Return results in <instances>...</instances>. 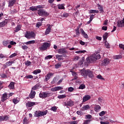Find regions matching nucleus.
<instances>
[{
    "label": "nucleus",
    "instance_id": "7",
    "mask_svg": "<svg viewBox=\"0 0 124 124\" xmlns=\"http://www.w3.org/2000/svg\"><path fill=\"white\" fill-rule=\"evenodd\" d=\"M58 54H62L63 57H65L66 54H68V52L67 51V50L66 49H65V48H61V49H59L58 50Z\"/></svg>",
    "mask_w": 124,
    "mask_h": 124
},
{
    "label": "nucleus",
    "instance_id": "16",
    "mask_svg": "<svg viewBox=\"0 0 124 124\" xmlns=\"http://www.w3.org/2000/svg\"><path fill=\"white\" fill-rule=\"evenodd\" d=\"M7 99V93H4L1 99L2 102H4Z\"/></svg>",
    "mask_w": 124,
    "mask_h": 124
},
{
    "label": "nucleus",
    "instance_id": "43",
    "mask_svg": "<svg viewBox=\"0 0 124 124\" xmlns=\"http://www.w3.org/2000/svg\"><path fill=\"white\" fill-rule=\"evenodd\" d=\"M68 16H69V14H68L66 12L63 13V17H64V18H67V17H68Z\"/></svg>",
    "mask_w": 124,
    "mask_h": 124
},
{
    "label": "nucleus",
    "instance_id": "29",
    "mask_svg": "<svg viewBox=\"0 0 124 124\" xmlns=\"http://www.w3.org/2000/svg\"><path fill=\"white\" fill-rule=\"evenodd\" d=\"M108 38V33L105 32L104 34L103 35V38L104 39V41H106V40H107Z\"/></svg>",
    "mask_w": 124,
    "mask_h": 124
},
{
    "label": "nucleus",
    "instance_id": "59",
    "mask_svg": "<svg viewBox=\"0 0 124 124\" xmlns=\"http://www.w3.org/2000/svg\"><path fill=\"white\" fill-rule=\"evenodd\" d=\"M37 9H43L44 8V5H38L36 6Z\"/></svg>",
    "mask_w": 124,
    "mask_h": 124
},
{
    "label": "nucleus",
    "instance_id": "63",
    "mask_svg": "<svg viewBox=\"0 0 124 124\" xmlns=\"http://www.w3.org/2000/svg\"><path fill=\"white\" fill-rule=\"evenodd\" d=\"M90 122H91V120H85L83 124H88Z\"/></svg>",
    "mask_w": 124,
    "mask_h": 124
},
{
    "label": "nucleus",
    "instance_id": "37",
    "mask_svg": "<svg viewBox=\"0 0 124 124\" xmlns=\"http://www.w3.org/2000/svg\"><path fill=\"white\" fill-rule=\"evenodd\" d=\"M98 12H99V11L98 10H90V13H91V14H93V13H98Z\"/></svg>",
    "mask_w": 124,
    "mask_h": 124
},
{
    "label": "nucleus",
    "instance_id": "40",
    "mask_svg": "<svg viewBox=\"0 0 124 124\" xmlns=\"http://www.w3.org/2000/svg\"><path fill=\"white\" fill-rule=\"evenodd\" d=\"M66 97V95L64 94L60 95L58 96V98L59 99H62V98H65Z\"/></svg>",
    "mask_w": 124,
    "mask_h": 124
},
{
    "label": "nucleus",
    "instance_id": "9",
    "mask_svg": "<svg viewBox=\"0 0 124 124\" xmlns=\"http://www.w3.org/2000/svg\"><path fill=\"white\" fill-rule=\"evenodd\" d=\"M54 76V73H49L45 76V82H47L52 76Z\"/></svg>",
    "mask_w": 124,
    "mask_h": 124
},
{
    "label": "nucleus",
    "instance_id": "13",
    "mask_svg": "<svg viewBox=\"0 0 124 124\" xmlns=\"http://www.w3.org/2000/svg\"><path fill=\"white\" fill-rule=\"evenodd\" d=\"M101 58V56L100 54L94 55L93 56L92 60L93 61H96L97 60H99Z\"/></svg>",
    "mask_w": 124,
    "mask_h": 124
},
{
    "label": "nucleus",
    "instance_id": "20",
    "mask_svg": "<svg viewBox=\"0 0 124 124\" xmlns=\"http://www.w3.org/2000/svg\"><path fill=\"white\" fill-rule=\"evenodd\" d=\"M14 84H15V83L13 82H11L10 83L9 85L8 86V88L10 89V90H13V89L15 88V87L14 86Z\"/></svg>",
    "mask_w": 124,
    "mask_h": 124
},
{
    "label": "nucleus",
    "instance_id": "22",
    "mask_svg": "<svg viewBox=\"0 0 124 124\" xmlns=\"http://www.w3.org/2000/svg\"><path fill=\"white\" fill-rule=\"evenodd\" d=\"M22 28V26H21V25H17L16 28L15 30H14V31H15V32H18V31H21V29Z\"/></svg>",
    "mask_w": 124,
    "mask_h": 124
},
{
    "label": "nucleus",
    "instance_id": "19",
    "mask_svg": "<svg viewBox=\"0 0 124 124\" xmlns=\"http://www.w3.org/2000/svg\"><path fill=\"white\" fill-rule=\"evenodd\" d=\"M71 72H72V74L74 76V79L77 80L78 79V75H77L76 72L73 71H71Z\"/></svg>",
    "mask_w": 124,
    "mask_h": 124
},
{
    "label": "nucleus",
    "instance_id": "38",
    "mask_svg": "<svg viewBox=\"0 0 124 124\" xmlns=\"http://www.w3.org/2000/svg\"><path fill=\"white\" fill-rule=\"evenodd\" d=\"M61 66H62V63H58L57 64L55 65V68H56V69H58V68H60Z\"/></svg>",
    "mask_w": 124,
    "mask_h": 124
},
{
    "label": "nucleus",
    "instance_id": "25",
    "mask_svg": "<svg viewBox=\"0 0 124 124\" xmlns=\"http://www.w3.org/2000/svg\"><path fill=\"white\" fill-rule=\"evenodd\" d=\"M34 116L35 117H41V114L40 113V110L39 111H36L34 112Z\"/></svg>",
    "mask_w": 124,
    "mask_h": 124
},
{
    "label": "nucleus",
    "instance_id": "54",
    "mask_svg": "<svg viewBox=\"0 0 124 124\" xmlns=\"http://www.w3.org/2000/svg\"><path fill=\"white\" fill-rule=\"evenodd\" d=\"M98 9L101 12H104V11H103V7H102L101 6L99 5Z\"/></svg>",
    "mask_w": 124,
    "mask_h": 124
},
{
    "label": "nucleus",
    "instance_id": "10",
    "mask_svg": "<svg viewBox=\"0 0 124 124\" xmlns=\"http://www.w3.org/2000/svg\"><path fill=\"white\" fill-rule=\"evenodd\" d=\"M35 94H36V93L35 91H33V90H31V93L29 94V97L30 98H31V99H33V98H34L35 97Z\"/></svg>",
    "mask_w": 124,
    "mask_h": 124
},
{
    "label": "nucleus",
    "instance_id": "49",
    "mask_svg": "<svg viewBox=\"0 0 124 124\" xmlns=\"http://www.w3.org/2000/svg\"><path fill=\"white\" fill-rule=\"evenodd\" d=\"M25 78H26V79H32V78H33V76L29 75L26 76L25 77Z\"/></svg>",
    "mask_w": 124,
    "mask_h": 124
},
{
    "label": "nucleus",
    "instance_id": "55",
    "mask_svg": "<svg viewBox=\"0 0 124 124\" xmlns=\"http://www.w3.org/2000/svg\"><path fill=\"white\" fill-rule=\"evenodd\" d=\"M53 58V56L52 55H48L47 56L45 57V60H49L50 59H52Z\"/></svg>",
    "mask_w": 124,
    "mask_h": 124
},
{
    "label": "nucleus",
    "instance_id": "4",
    "mask_svg": "<svg viewBox=\"0 0 124 124\" xmlns=\"http://www.w3.org/2000/svg\"><path fill=\"white\" fill-rule=\"evenodd\" d=\"M51 45L49 43L45 42L39 47L40 51H46L47 48H49Z\"/></svg>",
    "mask_w": 124,
    "mask_h": 124
},
{
    "label": "nucleus",
    "instance_id": "31",
    "mask_svg": "<svg viewBox=\"0 0 124 124\" xmlns=\"http://www.w3.org/2000/svg\"><path fill=\"white\" fill-rule=\"evenodd\" d=\"M3 122L8 121L9 120V115H5L2 116Z\"/></svg>",
    "mask_w": 124,
    "mask_h": 124
},
{
    "label": "nucleus",
    "instance_id": "34",
    "mask_svg": "<svg viewBox=\"0 0 124 124\" xmlns=\"http://www.w3.org/2000/svg\"><path fill=\"white\" fill-rule=\"evenodd\" d=\"M24 43L25 44H26V45H29L30 44H34V43H35V41L34 40L29 41Z\"/></svg>",
    "mask_w": 124,
    "mask_h": 124
},
{
    "label": "nucleus",
    "instance_id": "5",
    "mask_svg": "<svg viewBox=\"0 0 124 124\" xmlns=\"http://www.w3.org/2000/svg\"><path fill=\"white\" fill-rule=\"evenodd\" d=\"M25 36L28 39L33 38L35 37V33L33 31H27L26 33L25 34Z\"/></svg>",
    "mask_w": 124,
    "mask_h": 124
},
{
    "label": "nucleus",
    "instance_id": "8",
    "mask_svg": "<svg viewBox=\"0 0 124 124\" xmlns=\"http://www.w3.org/2000/svg\"><path fill=\"white\" fill-rule=\"evenodd\" d=\"M110 60H109L108 58H105L104 60L102 61L101 65L104 66H106V65H108L110 63Z\"/></svg>",
    "mask_w": 124,
    "mask_h": 124
},
{
    "label": "nucleus",
    "instance_id": "64",
    "mask_svg": "<svg viewBox=\"0 0 124 124\" xmlns=\"http://www.w3.org/2000/svg\"><path fill=\"white\" fill-rule=\"evenodd\" d=\"M119 47L121 49H123V50H124V45H123V44L119 45Z\"/></svg>",
    "mask_w": 124,
    "mask_h": 124
},
{
    "label": "nucleus",
    "instance_id": "17",
    "mask_svg": "<svg viewBox=\"0 0 124 124\" xmlns=\"http://www.w3.org/2000/svg\"><path fill=\"white\" fill-rule=\"evenodd\" d=\"M51 32V25L49 24L45 31V34H49Z\"/></svg>",
    "mask_w": 124,
    "mask_h": 124
},
{
    "label": "nucleus",
    "instance_id": "33",
    "mask_svg": "<svg viewBox=\"0 0 124 124\" xmlns=\"http://www.w3.org/2000/svg\"><path fill=\"white\" fill-rule=\"evenodd\" d=\"M39 88V84H37L32 88L31 90L32 91H36V90H37Z\"/></svg>",
    "mask_w": 124,
    "mask_h": 124
},
{
    "label": "nucleus",
    "instance_id": "2",
    "mask_svg": "<svg viewBox=\"0 0 124 124\" xmlns=\"http://www.w3.org/2000/svg\"><path fill=\"white\" fill-rule=\"evenodd\" d=\"M37 14L39 16H41L42 17L49 16V13L43 9L38 10Z\"/></svg>",
    "mask_w": 124,
    "mask_h": 124
},
{
    "label": "nucleus",
    "instance_id": "44",
    "mask_svg": "<svg viewBox=\"0 0 124 124\" xmlns=\"http://www.w3.org/2000/svg\"><path fill=\"white\" fill-rule=\"evenodd\" d=\"M6 63L7 64L8 66H10V65H12V63H14V62L9 61Z\"/></svg>",
    "mask_w": 124,
    "mask_h": 124
},
{
    "label": "nucleus",
    "instance_id": "35",
    "mask_svg": "<svg viewBox=\"0 0 124 124\" xmlns=\"http://www.w3.org/2000/svg\"><path fill=\"white\" fill-rule=\"evenodd\" d=\"M2 43L3 46H6L8 44H9V40L3 41Z\"/></svg>",
    "mask_w": 124,
    "mask_h": 124
},
{
    "label": "nucleus",
    "instance_id": "58",
    "mask_svg": "<svg viewBox=\"0 0 124 124\" xmlns=\"http://www.w3.org/2000/svg\"><path fill=\"white\" fill-rule=\"evenodd\" d=\"M17 56V54L16 53H13L10 56L9 58L10 59H12V58H14V57H16Z\"/></svg>",
    "mask_w": 124,
    "mask_h": 124
},
{
    "label": "nucleus",
    "instance_id": "11",
    "mask_svg": "<svg viewBox=\"0 0 124 124\" xmlns=\"http://www.w3.org/2000/svg\"><path fill=\"white\" fill-rule=\"evenodd\" d=\"M17 0H9L8 1V7H12L14 6V4L16 3Z\"/></svg>",
    "mask_w": 124,
    "mask_h": 124
},
{
    "label": "nucleus",
    "instance_id": "1",
    "mask_svg": "<svg viewBox=\"0 0 124 124\" xmlns=\"http://www.w3.org/2000/svg\"><path fill=\"white\" fill-rule=\"evenodd\" d=\"M81 75L87 79L88 76L89 78H93L94 76H93V71H91L90 69H83L80 71Z\"/></svg>",
    "mask_w": 124,
    "mask_h": 124
},
{
    "label": "nucleus",
    "instance_id": "27",
    "mask_svg": "<svg viewBox=\"0 0 124 124\" xmlns=\"http://www.w3.org/2000/svg\"><path fill=\"white\" fill-rule=\"evenodd\" d=\"M124 26V23H123V20L122 21H117V27H120L123 28Z\"/></svg>",
    "mask_w": 124,
    "mask_h": 124
},
{
    "label": "nucleus",
    "instance_id": "57",
    "mask_svg": "<svg viewBox=\"0 0 124 124\" xmlns=\"http://www.w3.org/2000/svg\"><path fill=\"white\" fill-rule=\"evenodd\" d=\"M78 121H71V122H70V124H78Z\"/></svg>",
    "mask_w": 124,
    "mask_h": 124
},
{
    "label": "nucleus",
    "instance_id": "46",
    "mask_svg": "<svg viewBox=\"0 0 124 124\" xmlns=\"http://www.w3.org/2000/svg\"><path fill=\"white\" fill-rule=\"evenodd\" d=\"M57 107L54 106V107H52L50 110H51L52 111H53V112H57Z\"/></svg>",
    "mask_w": 124,
    "mask_h": 124
},
{
    "label": "nucleus",
    "instance_id": "39",
    "mask_svg": "<svg viewBox=\"0 0 124 124\" xmlns=\"http://www.w3.org/2000/svg\"><path fill=\"white\" fill-rule=\"evenodd\" d=\"M1 78H8V76L6 75L5 73L0 74Z\"/></svg>",
    "mask_w": 124,
    "mask_h": 124
},
{
    "label": "nucleus",
    "instance_id": "56",
    "mask_svg": "<svg viewBox=\"0 0 124 124\" xmlns=\"http://www.w3.org/2000/svg\"><path fill=\"white\" fill-rule=\"evenodd\" d=\"M105 45L106 48H110V45H109V43H108V42H106L105 43Z\"/></svg>",
    "mask_w": 124,
    "mask_h": 124
},
{
    "label": "nucleus",
    "instance_id": "45",
    "mask_svg": "<svg viewBox=\"0 0 124 124\" xmlns=\"http://www.w3.org/2000/svg\"><path fill=\"white\" fill-rule=\"evenodd\" d=\"M96 78L97 79H99L100 80H104V78L102 77V76L101 75H98V76H96Z\"/></svg>",
    "mask_w": 124,
    "mask_h": 124
},
{
    "label": "nucleus",
    "instance_id": "24",
    "mask_svg": "<svg viewBox=\"0 0 124 124\" xmlns=\"http://www.w3.org/2000/svg\"><path fill=\"white\" fill-rule=\"evenodd\" d=\"M34 116L35 117H41V114L40 113V110L39 111H36L34 112Z\"/></svg>",
    "mask_w": 124,
    "mask_h": 124
},
{
    "label": "nucleus",
    "instance_id": "26",
    "mask_svg": "<svg viewBox=\"0 0 124 124\" xmlns=\"http://www.w3.org/2000/svg\"><path fill=\"white\" fill-rule=\"evenodd\" d=\"M57 6L58 7V9H65V8L64 7V4H59L57 5Z\"/></svg>",
    "mask_w": 124,
    "mask_h": 124
},
{
    "label": "nucleus",
    "instance_id": "30",
    "mask_svg": "<svg viewBox=\"0 0 124 124\" xmlns=\"http://www.w3.org/2000/svg\"><path fill=\"white\" fill-rule=\"evenodd\" d=\"M80 29V28L77 27V29L75 30L76 31V34L77 35V36H80V31L79 30Z\"/></svg>",
    "mask_w": 124,
    "mask_h": 124
},
{
    "label": "nucleus",
    "instance_id": "52",
    "mask_svg": "<svg viewBox=\"0 0 124 124\" xmlns=\"http://www.w3.org/2000/svg\"><path fill=\"white\" fill-rule=\"evenodd\" d=\"M122 55H117L115 56V60H120V59H122Z\"/></svg>",
    "mask_w": 124,
    "mask_h": 124
},
{
    "label": "nucleus",
    "instance_id": "14",
    "mask_svg": "<svg viewBox=\"0 0 124 124\" xmlns=\"http://www.w3.org/2000/svg\"><path fill=\"white\" fill-rule=\"evenodd\" d=\"M90 99H91V96L86 95L83 97V102H86V101H88V100H90Z\"/></svg>",
    "mask_w": 124,
    "mask_h": 124
},
{
    "label": "nucleus",
    "instance_id": "18",
    "mask_svg": "<svg viewBox=\"0 0 124 124\" xmlns=\"http://www.w3.org/2000/svg\"><path fill=\"white\" fill-rule=\"evenodd\" d=\"M88 109H91V107L89 105H86L83 106L81 110L82 111H86Z\"/></svg>",
    "mask_w": 124,
    "mask_h": 124
},
{
    "label": "nucleus",
    "instance_id": "47",
    "mask_svg": "<svg viewBox=\"0 0 124 124\" xmlns=\"http://www.w3.org/2000/svg\"><path fill=\"white\" fill-rule=\"evenodd\" d=\"M106 114V112L105 111H102L99 113V116H100V117H103V115H105Z\"/></svg>",
    "mask_w": 124,
    "mask_h": 124
},
{
    "label": "nucleus",
    "instance_id": "23",
    "mask_svg": "<svg viewBox=\"0 0 124 124\" xmlns=\"http://www.w3.org/2000/svg\"><path fill=\"white\" fill-rule=\"evenodd\" d=\"M40 112L41 113V117H42L43 116H46V115H47V113H48V110H46L43 111L41 110H40Z\"/></svg>",
    "mask_w": 124,
    "mask_h": 124
},
{
    "label": "nucleus",
    "instance_id": "21",
    "mask_svg": "<svg viewBox=\"0 0 124 124\" xmlns=\"http://www.w3.org/2000/svg\"><path fill=\"white\" fill-rule=\"evenodd\" d=\"M20 101V99L18 97L15 98L13 99V102L14 103V104H17V103H18Z\"/></svg>",
    "mask_w": 124,
    "mask_h": 124
},
{
    "label": "nucleus",
    "instance_id": "36",
    "mask_svg": "<svg viewBox=\"0 0 124 124\" xmlns=\"http://www.w3.org/2000/svg\"><path fill=\"white\" fill-rule=\"evenodd\" d=\"M41 72V70L40 69H37L33 72V74H35V75H36V74H38V73H40Z\"/></svg>",
    "mask_w": 124,
    "mask_h": 124
},
{
    "label": "nucleus",
    "instance_id": "3",
    "mask_svg": "<svg viewBox=\"0 0 124 124\" xmlns=\"http://www.w3.org/2000/svg\"><path fill=\"white\" fill-rule=\"evenodd\" d=\"M52 93H49V92H42L39 94V97L40 98H46V97H49V96H51Z\"/></svg>",
    "mask_w": 124,
    "mask_h": 124
},
{
    "label": "nucleus",
    "instance_id": "12",
    "mask_svg": "<svg viewBox=\"0 0 124 124\" xmlns=\"http://www.w3.org/2000/svg\"><path fill=\"white\" fill-rule=\"evenodd\" d=\"M36 104V103L34 102H31L29 101L26 104V107H32V106H34Z\"/></svg>",
    "mask_w": 124,
    "mask_h": 124
},
{
    "label": "nucleus",
    "instance_id": "61",
    "mask_svg": "<svg viewBox=\"0 0 124 124\" xmlns=\"http://www.w3.org/2000/svg\"><path fill=\"white\" fill-rule=\"evenodd\" d=\"M51 92H57V87L52 88L51 89Z\"/></svg>",
    "mask_w": 124,
    "mask_h": 124
},
{
    "label": "nucleus",
    "instance_id": "6",
    "mask_svg": "<svg viewBox=\"0 0 124 124\" xmlns=\"http://www.w3.org/2000/svg\"><path fill=\"white\" fill-rule=\"evenodd\" d=\"M64 106H69V107H72L74 105V101H72V100L70 99L66 102L64 103Z\"/></svg>",
    "mask_w": 124,
    "mask_h": 124
},
{
    "label": "nucleus",
    "instance_id": "50",
    "mask_svg": "<svg viewBox=\"0 0 124 124\" xmlns=\"http://www.w3.org/2000/svg\"><path fill=\"white\" fill-rule=\"evenodd\" d=\"M31 64V61H27L25 62V65H26L27 66H29Z\"/></svg>",
    "mask_w": 124,
    "mask_h": 124
},
{
    "label": "nucleus",
    "instance_id": "51",
    "mask_svg": "<svg viewBox=\"0 0 124 124\" xmlns=\"http://www.w3.org/2000/svg\"><path fill=\"white\" fill-rule=\"evenodd\" d=\"M21 48L23 50H28V48H29V47L26 45H24L21 46Z\"/></svg>",
    "mask_w": 124,
    "mask_h": 124
},
{
    "label": "nucleus",
    "instance_id": "42",
    "mask_svg": "<svg viewBox=\"0 0 124 124\" xmlns=\"http://www.w3.org/2000/svg\"><path fill=\"white\" fill-rule=\"evenodd\" d=\"M30 9V10H31V11H36V10H37V7H33V6L31 7Z\"/></svg>",
    "mask_w": 124,
    "mask_h": 124
},
{
    "label": "nucleus",
    "instance_id": "41",
    "mask_svg": "<svg viewBox=\"0 0 124 124\" xmlns=\"http://www.w3.org/2000/svg\"><path fill=\"white\" fill-rule=\"evenodd\" d=\"M78 89L80 90H84V89H86V86L84 84H81L79 86Z\"/></svg>",
    "mask_w": 124,
    "mask_h": 124
},
{
    "label": "nucleus",
    "instance_id": "15",
    "mask_svg": "<svg viewBox=\"0 0 124 124\" xmlns=\"http://www.w3.org/2000/svg\"><path fill=\"white\" fill-rule=\"evenodd\" d=\"M8 22V20L7 19H5L2 22H0V27L2 28L4 26H5V25H6Z\"/></svg>",
    "mask_w": 124,
    "mask_h": 124
},
{
    "label": "nucleus",
    "instance_id": "62",
    "mask_svg": "<svg viewBox=\"0 0 124 124\" xmlns=\"http://www.w3.org/2000/svg\"><path fill=\"white\" fill-rule=\"evenodd\" d=\"M100 124H110V123L108 121H107L106 122L101 121Z\"/></svg>",
    "mask_w": 124,
    "mask_h": 124
},
{
    "label": "nucleus",
    "instance_id": "48",
    "mask_svg": "<svg viewBox=\"0 0 124 124\" xmlns=\"http://www.w3.org/2000/svg\"><path fill=\"white\" fill-rule=\"evenodd\" d=\"M85 119H87L88 120H91L92 119V116L90 114L85 115Z\"/></svg>",
    "mask_w": 124,
    "mask_h": 124
},
{
    "label": "nucleus",
    "instance_id": "32",
    "mask_svg": "<svg viewBox=\"0 0 124 124\" xmlns=\"http://www.w3.org/2000/svg\"><path fill=\"white\" fill-rule=\"evenodd\" d=\"M100 109H101V107L98 105H97L94 107V110L95 112H97L99 110H100Z\"/></svg>",
    "mask_w": 124,
    "mask_h": 124
},
{
    "label": "nucleus",
    "instance_id": "28",
    "mask_svg": "<svg viewBox=\"0 0 124 124\" xmlns=\"http://www.w3.org/2000/svg\"><path fill=\"white\" fill-rule=\"evenodd\" d=\"M22 122L23 124H28L29 123H30L29 119H28L27 117H25Z\"/></svg>",
    "mask_w": 124,
    "mask_h": 124
},
{
    "label": "nucleus",
    "instance_id": "60",
    "mask_svg": "<svg viewBox=\"0 0 124 124\" xmlns=\"http://www.w3.org/2000/svg\"><path fill=\"white\" fill-rule=\"evenodd\" d=\"M68 92H72L73 91H74V88H73L72 87H70L68 88Z\"/></svg>",
    "mask_w": 124,
    "mask_h": 124
},
{
    "label": "nucleus",
    "instance_id": "53",
    "mask_svg": "<svg viewBox=\"0 0 124 124\" xmlns=\"http://www.w3.org/2000/svg\"><path fill=\"white\" fill-rule=\"evenodd\" d=\"M41 26H42V22H38L36 24V27L37 28H39V27H41Z\"/></svg>",
    "mask_w": 124,
    "mask_h": 124
}]
</instances>
